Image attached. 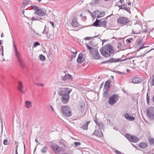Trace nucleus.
Returning a JSON list of instances; mask_svg holds the SVG:
<instances>
[{"label":"nucleus","instance_id":"nucleus-62","mask_svg":"<svg viewBox=\"0 0 154 154\" xmlns=\"http://www.w3.org/2000/svg\"><path fill=\"white\" fill-rule=\"evenodd\" d=\"M131 2H128L127 3V5H131Z\"/></svg>","mask_w":154,"mask_h":154},{"label":"nucleus","instance_id":"nucleus-23","mask_svg":"<svg viewBox=\"0 0 154 154\" xmlns=\"http://www.w3.org/2000/svg\"><path fill=\"white\" fill-rule=\"evenodd\" d=\"M90 122V121L87 122L85 123V124L84 125H83L82 127H81V128L84 130H87L88 129V125Z\"/></svg>","mask_w":154,"mask_h":154},{"label":"nucleus","instance_id":"nucleus-9","mask_svg":"<svg viewBox=\"0 0 154 154\" xmlns=\"http://www.w3.org/2000/svg\"><path fill=\"white\" fill-rule=\"evenodd\" d=\"M46 13V10L44 9H39L38 10L36 11L34 14H38L40 16H43L45 15Z\"/></svg>","mask_w":154,"mask_h":154},{"label":"nucleus","instance_id":"nucleus-40","mask_svg":"<svg viewBox=\"0 0 154 154\" xmlns=\"http://www.w3.org/2000/svg\"><path fill=\"white\" fill-rule=\"evenodd\" d=\"M40 45V44L38 42H35L34 43V44H33V47L35 48L38 45Z\"/></svg>","mask_w":154,"mask_h":154},{"label":"nucleus","instance_id":"nucleus-34","mask_svg":"<svg viewBox=\"0 0 154 154\" xmlns=\"http://www.w3.org/2000/svg\"><path fill=\"white\" fill-rule=\"evenodd\" d=\"M100 23V21L97 19L96 21L94 22L93 24V25L95 26H98L99 25V23Z\"/></svg>","mask_w":154,"mask_h":154},{"label":"nucleus","instance_id":"nucleus-31","mask_svg":"<svg viewBox=\"0 0 154 154\" xmlns=\"http://www.w3.org/2000/svg\"><path fill=\"white\" fill-rule=\"evenodd\" d=\"M107 21L104 20L100 22V24L102 26H104L106 25Z\"/></svg>","mask_w":154,"mask_h":154},{"label":"nucleus","instance_id":"nucleus-22","mask_svg":"<svg viewBox=\"0 0 154 154\" xmlns=\"http://www.w3.org/2000/svg\"><path fill=\"white\" fill-rule=\"evenodd\" d=\"M26 107L27 108H29L31 107L32 104L31 102L28 101H26L25 102Z\"/></svg>","mask_w":154,"mask_h":154},{"label":"nucleus","instance_id":"nucleus-45","mask_svg":"<svg viewBox=\"0 0 154 154\" xmlns=\"http://www.w3.org/2000/svg\"><path fill=\"white\" fill-rule=\"evenodd\" d=\"M74 144L75 146H80L81 145V143L80 142H76L74 143Z\"/></svg>","mask_w":154,"mask_h":154},{"label":"nucleus","instance_id":"nucleus-58","mask_svg":"<svg viewBox=\"0 0 154 154\" xmlns=\"http://www.w3.org/2000/svg\"><path fill=\"white\" fill-rule=\"evenodd\" d=\"M18 146V145H17V146H16V150H15V154H18V153H17V151Z\"/></svg>","mask_w":154,"mask_h":154},{"label":"nucleus","instance_id":"nucleus-5","mask_svg":"<svg viewBox=\"0 0 154 154\" xmlns=\"http://www.w3.org/2000/svg\"><path fill=\"white\" fill-rule=\"evenodd\" d=\"M61 111L66 116L69 117L72 116V112L69 109L67 106H63L61 108Z\"/></svg>","mask_w":154,"mask_h":154},{"label":"nucleus","instance_id":"nucleus-51","mask_svg":"<svg viewBox=\"0 0 154 154\" xmlns=\"http://www.w3.org/2000/svg\"><path fill=\"white\" fill-rule=\"evenodd\" d=\"M31 20L33 21L37 20H38V18L35 17H32V18Z\"/></svg>","mask_w":154,"mask_h":154},{"label":"nucleus","instance_id":"nucleus-2","mask_svg":"<svg viewBox=\"0 0 154 154\" xmlns=\"http://www.w3.org/2000/svg\"><path fill=\"white\" fill-rule=\"evenodd\" d=\"M101 54L105 57H109L114 51L113 47L110 45H105L100 49Z\"/></svg>","mask_w":154,"mask_h":154},{"label":"nucleus","instance_id":"nucleus-41","mask_svg":"<svg viewBox=\"0 0 154 154\" xmlns=\"http://www.w3.org/2000/svg\"><path fill=\"white\" fill-rule=\"evenodd\" d=\"M32 9L35 10L36 11L39 9L38 7L36 5H33L32 6Z\"/></svg>","mask_w":154,"mask_h":154},{"label":"nucleus","instance_id":"nucleus-4","mask_svg":"<svg viewBox=\"0 0 154 154\" xmlns=\"http://www.w3.org/2000/svg\"><path fill=\"white\" fill-rule=\"evenodd\" d=\"M119 96L118 94H114L110 96L109 98L108 103L111 105L116 103L119 99Z\"/></svg>","mask_w":154,"mask_h":154},{"label":"nucleus","instance_id":"nucleus-21","mask_svg":"<svg viewBox=\"0 0 154 154\" xmlns=\"http://www.w3.org/2000/svg\"><path fill=\"white\" fill-rule=\"evenodd\" d=\"M139 146L142 148H146L147 147V145L145 143H141L140 144Z\"/></svg>","mask_w":154,"mask_h":154},{"label":"nucleus","instance_id":"nucleus-7","mask_svg":"<svg viewBox=\"0 0 154 154\" xmlns=\"http://www.w3.org/2000/svg\"><path fill=\"white\" fill-rule=\"evenodd\" d=\"M125 137L130 141L134 143H136L139 141V139L136 136H132L128 134H125Z\"/></svg>","mask_w":154,"mask_h":154},{"label":"nucleus","instance_id":"nucleus-43","mask_svg":"<svg viewBox=\"0 0 154 154\" xmlns=\"http://www.w3.org/2000/svg\"><path fill=\"white\" fill-rule=\"evenodd\" d=\"M149 96L148 95V93L147 94H146V101L147 103L149 104Z\"/></svg>","mask_w":154,"mask_h":154},{"label":"nucleus","instance_id":"nucleus-55","mask_svg":"<svg viewBox=\"0 0 154 154\" xmlns=\"http://www.w3.org/2000/svg\"><path fill=\"white\" fill-rule=\"evenodd\" d=\"M71 51L72 52H74L75 51H76V50L74 48H72L71 49Z\"/></svg>","mask_w":154,"mask_h":154},{"label":"nucleus","instance_id":"nucleus-53","mask_svg":"<svg viewBox=\"0 0 154 154\" xmlns=\"http://www.w3.org/2000/svg\"><path fill=\"white\" fill-rule=\"evenodd\" d=\"M147 153H150L151 154H154V149L150 151L149 152H148Z\"/></svg>","mask_w":154,"mask_h":154},{"label":"nucleus","instance_id":"nucleus-36","mask_svg":"<svg viewBox=\"0 0 154 154\" xmlns=\"http://www.w3.org/2000/svg\"><path fill=\"white\" fill-rule=\"evenodd\" d=\"M40 60L42 61H44L45 60V56H43L42 54H40L39 56Z\"/></svg>","mask_w":154,"mask_h":154},{"label":"nucleus","instance_id":"nucleus-49","mask_svg":"<svg viewBox=\"0 0 154 154\" xmlns=\"http://www.w3.org/2000/svg\"><path fill=\"white\" fill-rule=\"evenodd\" d=\"M115 152L116 154H125L124 153H121V152L120 151H119L118 150H116L115 151Z\"/></svg>","mask_w":154,"mask_h":154},{"label":"nucleus","instance_id":"nucleus-1","mask_svg":"<svg viewBox=\"0 0 154 154\" xmlns=\"http://www.w3.org/2000/svg\"><path fill=\"white\" fill-rule=\"evenodd\" d=\"M72 90L69 88H61L58 91L59 94L62 97L60 99L62 102L64 104L66 103L69 98V94Z\"/></svg>","mask_w":154,"mask_h":154},{"label":"nucleus","instance_id":"nucleus-14","mask_svg":"<svg viewBox=\"0 0 154 154\" xmlns=\"http://www.w3.org/2000/svg\"><path fill=\"white\" fill-rule=\"evenodd\" d=\"M132 82L134 84L139 83L141 81V79L139 77H134L132 80Z\"/></svg>","mask_w":154,"mask_h":154},{"label":"nucleus","instance_id":"nucleus-19","mask_svg":"<svg viewBox=\"0 0 154 154\" xmlns=\"http://www.w3.org/2000/svg\"><path fill=\"white\" fill-rule=\"evenodd\" d=\"M109 90L108 88H104L103 93V97H107L109 96Z\"/></svg>","mask_w":154,"mask_h":154},{"label":"nucleus","instance_id":"nucleus-28","mask_svg":"<svg viewBox=\"0 0 154 154\" xmlns=\"http://www.w3.org/2000/svg\"><path fill=\"white\" fill-rule=\"evenodd\" d=\"M125 3L123 4V9H124L127 12H129L130 11V8L129 7H128L126 5H124Z\"/></svg>","mask_w":154,"mask_h":154},{"label":"nucleus","instance_id":"nucleus-27","mask_svg":"<svg viewBox=\"0 0 154 154\" xmlns=\"http://www.w3.org/2000/svg\"><path fill=\"white\" fill-rule=\"evenodd\" d=\"M18 61L20 63V67L22 68H24V67L25 64L23 60L20 59Z\"/></svg>","mask_w":154,"mask_h":154},{"label":"nucleus","instance_id":"nucleus-3","mask_svg":"<svg viewBox=\"0 0 154 154\" xmlns=\"http://www.w3.org/2000/svg\"><path fill=\"white\" fill-rule=\"evenodd\" d=\"M130 21L128 18L121 16H120L117 20V24L121 26L127 25Z\"/></svg>","mask_w":154,"mask_h":154},{"label":"nucleus","instance_id":"nucleus-44","mask_svg":"<svg viewBox=\"0 0 154 154\" xmlns=\"http://www.w3.org/2000/svg\"><path fill=\"white\" fill-rule=\"evenodd\" d=\"M150 143L153 144L154 143V139L152 138H150L149 139Z\"/></svg>","mask_w":154,"mask_h":154},{"label":"nucleus","instance_id":"nucleus-48","mask_svg":"<svg viewBox=\"0 0 154 154\" xmlns=\"http://www.w3.org/2000/svg\"><path fill=\"white\" fill-rule=\"evenodd\" d=\"M152 85H154V74L152 77V79L151 82Z\"/></svg>","mask_w":154,"mask_h":154},{"label":"nucleus","instance_id":"nucleus-25","mask_svg":"<svg viewBox=\"0 0 154 154\" xmlns=\"http://www.w3.org/2000/svg\"><path fill=\"white\" fill-rule=\"evenodd\" d=\"M110 83L108 81H106L105 84L104 88H109L110 87Z\"/></svg>","mask_w":154,"mask_h":154},{"label":"nucleus","instance_id":"nucleus-60","mask_svg":"<svg viewBox=\"0 0 154 154\" xmlns=\"http://www.w3.org/2000/svg\"><path fill=\"white\" fill-rule=\"evenodd\" d=\"M124 2V0H120L119 2H120L121 4H123V3Z\"/></svg>","mask_w":154,"mask_h":154},{"label":"nucleus","instance_id":"nucleus-57","mask_svg":"<svg viewBox=\"0 0 154 154\" xmlns=\"http://www.w3.org/2000/svg\"><path fill=\"white\" fill-rule=\"evenodd\" d=\"M100 1V0H95L94 1V3L95 4H98L99 3V2Z\"/></svg>","mask_w":154,"mask_h":154},{"label":"nucleus","instance_id":"nucleus-15","mask_svg":"<svg viewBox=\"0 0 154 154\" xmlns=\"http://www.w3.org/2000/svg\"><path fill=\"white\" fill-rule=\"evenodd\" d=\"M121 61V58H112L108 61H106L105 62L102 63H106L107 62H110V63H116Z\"/></svg>","mask_w":154,"mask_h":154},{"label":"nucleus","instance_id":"nucleus-63","mask_svg":"<svg viewBox=\"0 0 154 154\" xmlns=\"http://www.w3.org/2000/svg\"><path fill=\"white\" fill-rule=\"evenodd\" d=\"M37 85H39L41 86L42 87H43L44 86V85L42 84H38Z\"/></svg>","mask_w":154,"mask_h":154},{"label":"nucleus","instance_id":"nucleus-10","mask_svg":"<svg viewBox=\"0 0 154 154\" xmlns=\"http://www.w3.org/2000/svg\"><path fill=\"white\" fill-rule=\"evenodd\" d=\"M66 71H64L63 72V73H65V75L64 76H61V78L62 79V80L63 81H66L68 79H69L71 80H72V75L69 74H66L65 72Z\"/></svg>","mask_w":154,"mask_h":154},{"label":"nucleus","instance_id":"nucleus-33","mask_svg":"<svg viewBox=\"0 0 154 154\" xmlns=\"http://www.w3.org/2000/svg\"><path fill=\"white\" fill-rule=\"evenodd\" d=\"M136 42L138 45H140L143 42V40L141 38H138Z\"/></svg>","mask_w":154,"mask_h":154},{"label":"nucleus","instance_id":"nucleus-39","mask_svg":"<svg viewBox=\"0 0 154 154\" xmlns=\"http://www.w3.org/2000/svg\"><path fill=\"white\" fill-rule=\"evenodd\" d=\"M99 14L102 17H103L105 15V13L103 11H97Z\"/></svg>","mask_w":154,"mask_h":154},{"label":"nucleus","instance_id":"nucleus-59","mask_svg":"<svg viewBox=\"0 0 154 154\" xmlns=\"http://www.w3.org/2000/svg\"><path fill=\"white\" fill-rule=\"evenodd\" d=\"M60 151H64V149L62 147H60Z\"/></svg>","mask_w":154,"mask_h":154},{"label":"nucleus","instance_id":"nucleus-52","mask_svg":"<svg viewBox=\"0 0 154 154\" xmlns=\"http://www.w3.org/2000/svg\"><path fill=\"white\" fill-rule=\"evenodd\" d=\"M92 38V37H87L85 38V40H89Z\"/></svg>","mask_w":154,"mask_h":154},{"label":"nucleus","instance_id":"nucleus-32","mask_svg":"<svg viewBox=\"0 0 154 154\" xmlns=\"http://www.w3.org/2000/svg\"><path fill=\"white\" fill-rule=\"evenodd\" d=\"M60 143L64 147H66V141L63 139L60 140Z\"/></svg>","mask_w":154,"mask_h":154},{"label":"nucleus","instance_id":"nucleus-11","mask_svg":"<svg viewBox=\"0 0 154 154\" xmlns=\"http://www.w3.org/2000/svg\"><path fill=\"white\" fill-rule=\"evenodd\" d=\"M85 59L83 57V54L82 53H80L77 59V62L81 64L84 61Z\"/></svg>","mask_w":154,"mask_h":154},{"label":"nucleus","instance_id":"nucleus-16","mask_svg":"<svg viewBox=\"0 0 154 154\" xmlns=\"http://www.w3.org/2000/svg\"><path fill=\"white\" fill-rule=\"evenodd\" d=\"M93 134L97 136L101 137L103 136V134L102 131L100 130L99 131L98 130H95L94 132L93 133Z\"/></svg>","mask_w":154,"mask_h":154},{"label":"nucleus","instance_id":"nucleus-37","mask_svg":"<svg viewBox=\"0 0 154 154\" xmlns=\"http://www.w3.org/2000/svg\"><path fill=\"white\" fill-rule=\"evenodd\" d=\"M48 37V38L49 39H50L51 40L53 39L54 38V34H50Z\"/></svg>","mask_w":154,"mask_h":154},{"label":"nucleus","instance_id":"nucleus-24","mask_svg":"<svg viewBox=\"0 0 154 154\" xmlns=\"http://www.w3.org/2000/svg\"><path fill=\"white\" fill-rule=\"evenodd\" d=\"M49 32V29L47 28L46 26H45L44 29L43 31V32H42V34H43L44 33H45L46 35L47 36V35L48 34Z\"/></svg>","mask_w":154,"mask_h":154},{"label":"nucleus","instance_id":"nucleus-47","mask_svg":"<svg viewBox=\"0 0 154 154\" xmlns=\"http://www.w3.org/2000/svg\"><path fill=\"white\" fill-rule=\"evenodd\" d=\"M72 53L73 54H72V56L73 57H75L76 56L77 52L76 51H75V52H72Z\"/></svg>","mask_w":154,"mask_h":154},{"label":"nucleus","instance_id":"nucleus-42","mask_svg":"<svg viewBox=\"0 0 154 154\" xmlns=\"http://www.w3.org/2000/svg\"><path fill=\"white\" fill-rule=\"evenodd\" d=\"M23 4L24 5H26L27 3H29V0H23Z\"/></svg>","mask_w":154,"mask_h":154},{"label":"nucleus","instance_id":"nucleus-46","mask_svg":"<svg viewBox=\"0 0 154 154\" xmlns=\"http://www.w3.org/2000/svg\"><path fill=\"white\" fill-rule=\"evenodd\" d=\"M3 144L4 145H7L8 144V140H5L3 141Z\"/></svg>","mask_w":154,"mask_h":154},{"label":"nucleus","instance_id":"nucleus-13","mask_svg":"<svg viewBox=\"0 0 154 154\" xmlns=\"http://www.w3.org/2000/svg\"><path fill=\"white\" fill-rule=\"evenodd\" d=\"M124 116L126 119L130 121H133L135 119V118L134 117L131 116L127 112L124 114Z\"/></svg>","mask_w":154,"mask_h":154},{"label":"nucleus","instance_id":"nucleus-6","mask_svg":"<svg viewBox=\"0 0 154 154\" xmlns=\"http://www.w3.org/2000/svg\"><path fill=\"white\" fill-rule=\"evenodd\" d=\"M146 114L150 119L154 121V107H149L147 109Z\"/></svg>","mask_w":154,"mask_h":154},{"label":"nucleus","instance_id":"nucleus-8","mask_svg":"<svg viewBox=\"0 0 154 154\" xmlns=\"http://www.w3.org/2000/svg\"><path fill=\"white\" fill-rule=\"evenodd\" d=\"M91 54L95 59L98 60L100 59V55L97 49H95Z\"/></svg>","mask_w":154,"mask_h":154},{"label":"nucleus","instance_id":"nucleus-64","mask_svg":"<svg viewBox=\"0 0 154 154\" xmlns=\"http://www.w3.org/2000/svg\"><path fill=\"white\" fill-rule=\"evenodd\" d=\"M102 17V16H101L100 15H98L97 16V18H100V17Z\"/></svg>","mask_w":154,"mask_h":154},{"label":"nucleus","instance_id":"nucleus-20","mask_svg":"<svg viewBox=\"0 0 154 154\" xmlns=\"http://www.w3.org/2000/svg\"><path fill=\"white\" fill-rule=\"evenodd\" d=\"M96 124L97 125L100 129H101L103 127V124L99 122H98L97 119H95L94 121Z\"/></svg>","mask_w":154,"mask_h":154},{"label":"nucleus","instance_id":"nucleus-35","mask_svg":"<svg viewBox=\"0 0 154 154\" xmlns=\"http://www.w3.org/2000/svg\"><path fill=\"white\" fill-rule=\"evenodd\" d=\"M117 48L119 50H122V47L121 45V43L120 42H118L117 44Z\"/></svg>","mask_w":154,"mask_h":154},{"label":"nucleus","instance_id":"nucleus-18","mask_svg":"<svg viewBox=\"0 0 154 154\" xmlns=\"http://www.w3.org/2000/svg\"><path fill=\"white\" fill-rule=\"evenodd\" d=\"M18 89H19V91L22 93L23 94L24 93V92L23 91L22 89L23 88V86L22 84V83L20 81L18 83Z\"/></svg>","mask_w":154,"mask_h":154},{"label":"nucleus","instance_id":"nucleus-30","mask_svg":"<svg viewBox=\"0 0 154 154\" xmlns=\"http://www.w3.org/2000/svg\"><path fill=\"white\" fill-rule=\"evenodd\" d=\"M48 150L47 148L45 146H44L42 149L41 150V152L42 153H45Z\"/></svg>","mask_w":154,"mask_h":154},{"label":"nucleus","instance_id":"nucleus-38","mask_svg":"<svg viewBox=\"0 0 154 154\" xmlns=\"http://www.w3.org/2000/svg\"><path fill=\"white\" fill-rule=\"evenodd\" d=\"M133 39V38H131L128 39L126 40V42L128 44H130L131 42V41Z\"/></svg>","mask_w":154,"mask_h":154},{"label":"nucleus","instance_id":"nucleus-56","mask_svg":"<svg viewBox=\"0 0 154 154\" xmlns=\"http://www.w3.org/2000/svg\"><path fill=\"white\" fill-rule=\"evenodd\" d=\"M116 73H118V74H123V75H125V73H123V72H120L119 71H116Z\"/></svg>","mask_w":154,"mask_h":154},{"label":"nucleus","instance_id":"nucleus-50","mask_svg":"<svg viewBox=\"0 0 154 154\" xmlns=\"http://www.w3.org/2000/svg\"><path fill=\"white\" fill-rule=\"evenodd\" d=\"M146 47L144 46V45H143L139 48V50H140L143 49V48H146Z\"/></svg>","mask_w":154,"mask_h":154},{"label":"nucleus","instance_id":"nucleus-54","mask_svg":"<svg viewBox=\"0 0 154 154\" xmlns=\"http://www.w3.org/2000/svg\"><path fill=\"white\" fill-rule=\"evenodd\" d=\"M118 6L119 7V9H123V4H122L121 5H119Z\"/></svg>","mask_w":154,"mask_h":154},{"label":"nucleus","instance_id":"nucleus-61","mask_svg":"<svg viewBox=\"0 0 154 154\" xmlns=\"http://www.w3.org/2000/svg\"><path fill=\"white\" fill-rule=\"evenodd\" d=\"M50 24L52 25L53 27H54V23L53 22H50Z\"/></svg>","mask_w":154,"mask_h":154},{"label":"nucleus","instance_id":"nucleus-29","mask_svg":"<svg viewBox=\"0 0 154 154\" xmlns=\"http://www.w3.org/2000/svg\"><path fill=\"white\" fill-rule=\"evenodd\" d=\"M72 25L74 27H77L78 25L77 22L73 20L72 21Z\"/></svg>","mask_w":154,"mask_h":154},{"label":"nucleus","instance_id":"nucleus-17","mask_svg":"<svg viewBox=\"0 0 154 154\" xmlns=\"http://www.w3.org/2000/svg\"><path fill=\"white\" fill-rule=\"evenodd\" d=\"M14 48L15 54L16 55L17 57V60H20L21 59L20 58V54L18 52V51H17V49L16 48V46L15 45H14Z\"/></svg>","mask_w":154,"mask_h":154},{"label":"nucleus","instance_id":"nucleus-12","mask_svg":"<svg viewBox=\"0 0 154 154\" xmlns=\"http://www.w3.org/2000/svg\"><path fill=\"white\" fill-rule=\"evenodd\" d=\"M52 148L54 152L56 154H58L60 152V146L56 144H53L52 145Z\"/></svg>","mask_w":154,"mask_h":154},{"label":"nucleus","instance_id":"nucleus-26","mask_svg":"<svg viewBox=\"0 0 154 154\" xmlns=\"http://www.w3.org/2000/svg\"><path fill=\"white\" fill-rule=\"evenodd\" d=\"M86 47L88 50H90V52L91 53L96 48H92L89 46L88 44H86Z\"/></svg>","mask_w":154,"mask_h":154}]
</instances>
